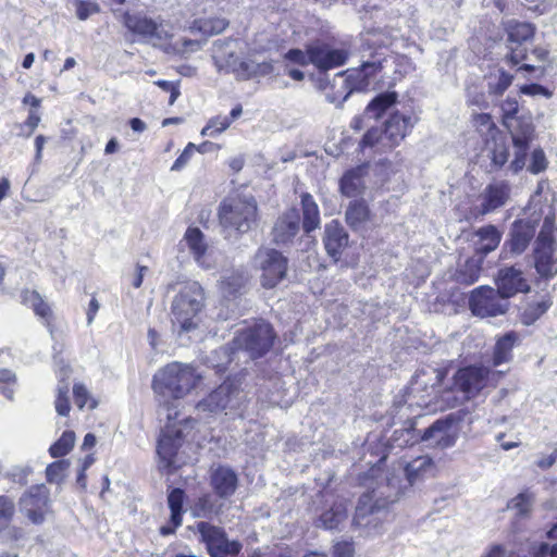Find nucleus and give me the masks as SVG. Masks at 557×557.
Instances as JSON below:
<instances>
[{
    "label": "nucleus",
    "mask_w": 557,
    "mask_h": 557,
    "mask_svg": "<svg viewBox=\"0 0 557 557\" xmlns=\"http://www.w3.org/2000/svg\"><path fill=\"white\" fill-rule=\"evenodd\" d=\"M404 493L400 479L392 475L375 488L363 493L358 500L354 523L359 527H376L386 513L389 504L397 502Z\"/></svg>",
    "instance_id": "1"
},
{
    "label": "nucleus",
    "mask_w": 557,
    "mask_h": 557,
    "mask_svg": "<svg viewBox=\"0 0 557 557\" xmlns=\"http://www.w3.org/2000/svg\"><path fill=\"white\" fill-rule=\"evenodd\" d=\"M201 376L195 372V369L189 364L180 362H172L161 369L153 376L154 392L164 398L160 404L166 410V419L169 422L177 418V411L172 413L170 404L165 400L166 397L174 399L183 398L187 395L199 382Z\"/></svg>",
    "instance_id": "2"
},
{
    "label": "nucleus",
    "mask_w": 557,
    "mask_h": 557,
    "mask_svg": "<svg viewBox=\"0 0 557 557\" xmlns=\"http://www.w3.org/2000/svg\"><path fill=\"white\" fill-rule=\"evenodd\" d=\"M274 339L275 333L272 325L260 320L239 330L231 346L221 347L216 352L225 356L227 362L233 361L239 354H244L250 359H257L271 349Z\"/></svg>",
    "instance_id": "3"
},
{
    "label": "nucleus",
    "mask_w": 557,
    "mask_h": 557,
    "mask_svg": "<svg viewBox=\"0 0 557 557\" xmlns=\"http://www.w3.org/2000/svg\"><path fill=\"white\" fill-rule=\"evenodd\" d=\"M205 307V292L198 282L184 284L172 300L171 314L174 325L183 332H189L197 326V315Z\"/></svg>",
    "instance_id": "4"
},
{
    "label": "nucleus",
    "mask_w": 557,
    "mask_h": 557,
    "mask_svg": "<svg viewBox=\"0 0 557 557\" xmlns=\"http://www.w3.org/2000/svg\"><path fill=\"white\" fill-rule=\"evenodd\" d=\"M194 419H183L178 423H169L158 441L157 455L159 469L171 474L185 463L180 454L183 438L194 428Z\"/></svg>",
    "instance_id": "5"
},
{
    "label": "nucleus",
    "mask_w": 557,
    "mask_h": 557,
    "mask_svg": "<svg viewBox=\"0 0 557 557\" xmlns=\"http://www.w3.org/2000/svg\"><path fill=\"white\" fill-rule=\"evenodd\" d=\"M258 208L252 196L225 199L219 208L220 224L225 232L244 234L257 224Z\"/></svg>",
    "instance_id": "6"
},
{
    "label": "nucleus",
    "mask_w": 557,
    "mask_h": 557,
    "mask_svg": "<svg viewBox=\"0 0 557 557\" xmlns=\"http://www.w3.org/2000/svg\"><path fill=\"white\" fill-rule=\"evenodd\" d=\"M122 23L133 35L153 46L161 45L172 37L168 23L162 18L153 20L143 12H125Z\"/></svg>",
    "instance_id": "7"
},
{
    "label": "nucleus",
    "mask_w": 557,
    "mask_h": 557,
    "mask_svg": "<svg viewBox=\"0 0 557 557\" xmlns=\"http://www.w3.org/2000/svg\"><path fill=\"white\" fill-rule=\"evenodd\" d=\"M506 127L509 129L515 148V158L509 164V170L516 174L525 165L530 144L535 137V126L531 116L522 115L513 122H506Z\"/></svg>",
    "instance_id": "8"
},
{
    "label": "nucleus",
    "mask_w": 557,
    "mask_h": 557,
    "mask_svg": "<svg viewBox=\"0 0 557 557\" xmlns=\"http://www.w3.org/2000/svg\"><path fill=\"white\" fill-rule=\"evenodd\" d=\"M236 44L237 41L234 39L214 41L212 58L219 71L232 72L238 79L246 81L253 77L255 61L239 60L232 48Z\"/></svg>",
    "instance_id": "9"
},
{
    "label": "nucleus",
    "mask_w": 557,
    "mask_h": 557,
    "mask_svg": "<svg viewBox=\"0 0 557 557\" xmlns=\"http://www.w3.org/2000/svg\"><path fill=\"white\" fill-rule=\"evenodd\" d=\"M253 263L261 271V284L265 288L275 287L286 276L287 259L275 249L259 248Z\"/></svg>",
    "instance_id": "10"
},
{
    "label": "nucleus",
    "mask_w": 557,
    "mask_h": 557,
    "mask_svg": "<svg viewBox=\"0 0 557 557\" xmlns=\"http://www.w3.org/2000/svg\"><path fill=\"white\" fill-rule=\"evenodd\" d=\"M245 393L233 382L225 381L216 389L197 404V410L209 413H219L227 409L235 410L245 400Z\"/></svg>",
    "instance_id": "11"
},
{
    "label": "nucleus",
    "mask_w": 557,
    "mask_h": 557,
    "mask_svg": "<svg viewBox=\"0 0 557 557\" xmlns=\"http://www.w3.org/2000/svg\"><path fill=\"white\" fill-rule=\"evenodd\" d=\"M460 420L459 412L449 413L442 419H437L424 430L421 441L434 448L445 449L453 447L459 435L457 424Z\"/></svg>",
    "instance_id": "12"
},
{
    "label": "nucleus",
    "mask_w": 557,
    "mask_h": 557,
    "mask_svg": "<svg viewBox=\"0 0 557 557\" xmlns=\"http://www.w3.org/2000/svg\"><path fill=\"white\" fill-rule=\"evenodd\" d=\"M18 508L29 522L40 525L50 511V492L44 484L30 486L18 500Z\"/></svg>",
    "instance_id": "13"
},
{
    "label": "nucleus",
    "mask_w": 557,
    "mask_h": 557,
    "mask_svg": "<svg viewBox=\"0 0 557 557\" xmlns=\"http://www.w3.org/2000/svg\"><path fill=\"white\" fill-rule=\"evenodd\" d=\"M492 371L482 366H468L454 375V387L462 393L465 400L478 397L491 382Z\"/></svg>",
    "instance_id": "14"
},
{
    "label": "nucleus",
    "mask_w": 557,
    "mask_h": 557,
    "mask_svg": "<svg viewBox=\"0 0 557 557\" xmlns=\"http://www.w3.org/2000/svg\"><path fill=\"white\" fill-rule=\"evenodd\" d=\"M508 301L497 290L488 286L475 288L469 298L471 312L481 318L496 317L508 310Z\"/></svg>",
    "instance_id": "15"
},
{
    "label": "nucleus",
    "mask_w": 557,
    "mask_h": 557,
    "mask_svg": "<svg viewBox=\"0 0 557 557\" xmlns=\"http://www.w3.org/2000/svg\"><path fill=\"white\" fill-rule=\"evenodd\" d=\"M197 529L211 557H235L242 549V544L228 540L219 527L202 521L197 524Z\"/></svg>",
    "instance_id": "16"
},
{
    "label": "nucleus",
    "mask_w": 557,
    "mask_h": 557,
    "mask_svg": "<svg viewBox=\"0 0 557 557\" xmlns=\"http://www.w3.org/2000/svg\"><path fill=\"white\" fill-rule=\"evenodd\" d=\"M311 64L320 71H329L346 63L350 50L346 44L336 47L325 41L317 40L309 44Z\"/></svg>",
    "instance_id": "17"
},
{
    "label": "nucleus",
    "mask_w": 557,
    "mask_h": 557,
    "mask_svg": "<svg viewBox=\"0 0 557 557\" xmlns=\"http://www.w3.org/2000/svg\"><path fill=\"white\" fill-rule=\"evenodd\" d=\"M497 290L504 298L508 299L518 293H529L530 285L524 278L520 269L515 267H505L499 269L496 278Z\"/></svg>",
    "instance_id": "18"
},
{
    "label": "nucleus",
    "mask_w": 557,
    "mask_h": 557,
    "mask_svg": "<svg viewBox=\"0 0 557 557\" xmlns=\"http://www.w3.org/2000/svg\"><path fill=\"white\" fill-rule=\"evenodd\" d=\"M535 234V222L519 220L512 224L510 239L504 244V258H507V249L512 256L521 255L529 246Z\"/></svg>",
    "instance_id": "19"
},
{
    "label": "nucleus",
    "mask_w": 557,
    "mask_h": 557,
    "mask_svg": "<svg viewBox=\"0 0 557 557\" xmlns=\"http://www.w3.org/2000/svg\"><path fill=\"white\" fill-rule=\"evenodd\" d=\"M413 127L410 115L393 113L384 124V147L393 149L400 145Z\"/></svg>",
    "instance_id": "20"
},
{
    "label": "nucleus",
    "mask_w": 557,
    "mask_h": 557,
    "mask_svg": "<svg viewBox=\"0 0 557 557\" xmlns=\"http://www.w3.org/2000/svg\"><path fill=\"white\" fill-rule=\"evenodd\" d=\"M510 185L504 181L488 184L481 195L480 213L485 215L504 207L510 198Z\"/></svg>",
    "instance_id": "21"
},
{
    "label": "nucleus",
    "mask_w": 557,
    "mask_h": 557,
    "mask_svg": "<svg viewBox=\"0 0 557 557\" xmlns=\"http://www.w3.org/2000/svg\"><path fill=\"white\" fill-rule=\"evenodd\" d=\"M210 485L220 498H228L237 488L238 476L232 468L219 466L211 470Z\"/></svg>",
    "instance_id": "22"
},
{
    "label": "nucleus",
    "mask_w": 557,
    "mask_h": 557,
    "mask_svg": "<svg viewBox=\"0 0 557 557\" xmlns=\"http://www.w3.org/2000/svg\"><path fill=\"white\" fill-rule=\"evenodd\" d=\"M323 243L327 255L337 261L348 246V234L338 221L333 220L325 225Z\"/></svg>",
    "instance_id": "23"
},
{
    "label": "nucleus",
    "mask_w": 557,
    "mask_h": 557,
    "mask_svg": "<svg viewBox=\"0 0 557 557\" xmlns=\"http://www.w3.org/2000/svg\"><path fill=\"white\" fill-rule=\"evenodd\" d=\"M300 218L296 209H290L277 219L272 235L277 245L288 244L299 232Z\"/></svg>",
    "instance_id": "24"
},
{
    "label": "nucleus",
    "mask_w": 557,
    "mask_h": 557,
    "mask_svg": "<svg viewBox=\"0 0 557 557\" xmlns=\"http://www.w3.org/2000/svg\"><path fill=\"white\" fill-rule=\"evenodd\" d=\"M446 376V371L425 367L418 370L411 381L412 392H425L428 395L441 386Z\"/></svg>",
    "instance_id": "25"
},
{
    "label": "nucleus",
    "mask_w": 557,
    "mask_h": 557,
    "mask_svg": "<svg viewBox=\"0 0 557 557\" xmlns=\"http://www.w3.org/2000/svg\"><path fill=\"white\" fill-rule=\"evenodd\" d=\"M248 281L246 272L242 269L225 270L219 281V290L223 298L233 299L240 295Z\"/></svg>",
    "instance_id": "26"
},
{
    "label": "nucleus",
    "mask_w": 557,
    "mask_h": 557,
    "mask_svg": "<svg viewBox=\"0 0 557 557\" xmlns=\"http://www.w3.org/2000/svg\"><path fill=\"white\" fill-rule=\"evenodd\" d=\"M555 250L556 245L535 244L534 263L541 277L552 278L557 274L556 259L554 258Z\"/></svg>",
    "instance_id": "27"
},
{
    "label": "nucleus",
    "mask_w": 557,
    "mask_h": 557,
    "mask_svg": "<svg viewBox=\"0 0 557 557\" xmlns=\"http://www.w3.org/2000/svg\"><path fill=\"white\" fill-rule=\"evenodd\" d=\"M382 69L381 60L374 59L372 61H363L359 69L352 70L348 75L346 82L351 83L350 90L363 89L369 85V79L373 77ZM351 91H348L342 101H345Z\"/></svg>",
    "instance_id": "28"
},
{
    "label": "nucleus",
    "mask_w": 557,
    "mask_h": 557,
    "mask_svg": "<svg viewBox=\"0 0 557 557\" xmlns=\"http://www.w3.org/2000/svg\"><path fill=\"white\" fill-rule=\"evenodd\" d=\"M475 236L478 237V242H475V251L483 258L491 251L495 250L502 239L500 232L494 225L480 227L475 232Z\"/></svg>",
    "instance_id": "29"
},
{
    "label": "nucleus",
    "mask_w": 557,
    "mask_h": 557,
    "mask_svg": "<svg viewBox=\"0 0 557 557\" xmlns=\"http://www.w3.org/2000/svg\"><path fill=\"white\" fill-rule=\"evenodd\" d=\"M346 518L347 503L344 498H338L329 509L321 513L318 525L329 530L336 529Z\"/></svg>",
    "instance_id": "30"
},
{
    "label": "nucleus",
    "mask_w": 557,
    "mask_h": 557,
    "mask_svg": "<svg viewBox=\"0 0 557 557\" xmlns=\"http://www.w3.org/2000/svg\"><path fill=\"white\" fill-rule=\"evenodd\" d=\"M301 209L302 228L305 233L309 234L320 226V211L313 197L308 193L301 195Z\"/></svg>",
    "instance_id": "31"
},
{
    "label": "nucleus",
    "mask_w": 557,
    "mask_h": 557,
    "mask_svg": "<svg viewBox=\"0 0 557 557\" xmlns=\"http://www.w3.org/2000/svg\"><path fill=\"white\" fill-rule=\"evenodd\" d=\"M339 188L346 197H357L364 189L363 170L356 168L348 170L339 181Z\"/></svg>",
    "instance_id": "32"
},
{
    "label": "nucleus",
    "mask_w": 557,
    "mask_h": 557,
    "mask_svg": "<svg viewBox=\"0 0 557 557\" xmlns=\"http://www.w3.org/2000/svg\"><path fill=\"white\" fill-rule=\"evenodd\" d=\"M370 218V210L363 200L351 201L345 212L347 224L354 231H360Z\"/></svg>",
    "instance_id": "33"
},
{
    "label": "nucleus",
    "mask_w": 557,
    "mask_h": 557,
    "mask_svg": "<svg viewBox=\"0 0 557 557\" xmlns=\"http://www.w3.org/2000/svg\"><path fill=\"white\" fill-rule=\"evenodd\" d=\"M520 342L518 333L510 331L504 336L499 337L494 347L493 362L495 366H499L504 362H508L511 359V350L517 343Z\"/></svg>",
    "instance_id": "34"
},
{
    "label": "nucleus",
    "mask_w": 557,
    "mask_h": 557,
    "mask_svg": "<svg viewBox=\"0 0 557 557\" xmlns=\"http://www.w3.org/2000/svg\"><path fill=\"white\" fill-rule=\"evenodd\" d=\"M534 26L530 23L509 21L506 24L507 42L524 45L534 36Z\"/></svg>",
    "instance_id": "35"
},
{
    "label": "nucleus",
    "mask_w": 557,
    "mask_h": 557,
    "mask_svg": "<svg viewBox=\"0 0 557 557\" xmlns=\"http://www.w3.org/2000/svg\"><path fill=\"white\" fill-rule=\"evenodd\" d=\"M222 504L211 494H203L194 504L193 513L198 518L211 519L221 512Z\"/></svg>",
    "instance_id": "36"
},
{
    "label": "nucleus",
    "mask_w": 557,
    "mask_h": 557,
    "mask_svg": "<svg viewBox=\"0 0 557 557\" xmlns=\"http://www.w3.org/2000/svg\"><path fill=\"white\" fill-rule=\"evenodd\" d=\"M398 95L395 91H385L377 95L366 108V113L375 120L380 119L384 112L397 102Z\"/></svg>",
    "instance_id": "37"
},
{
    "label": "nucleus",
    "mask_w": 557,
    "mask_h": 557,
    "mask_svg": "<svg viewBox=\"0 0 557 557\" xmlns=\"http://www.w3.org/2000/svg\"><path fill=\"white\" fill-rule=\"evenodd\" d=\"M487 92L491 96L500 97L512 84L513 76L503 69L490 73L486 76Z\"/></svg>",
    "instance_id": "38"
},
{
    "label": "nucleus",
    "mask_w": 557,
    "mask_h": 557,
    "mask_svg": "<svg viewBox=\"0 0 557 557\" xmlns=\"http://www.w3.org/2000/svg\"><path fill=\"white\" fill-rule=\"evenodd\" d=\"M552 306L549 298H543L540 301L528 302L520 313V321L523 325L535 323Z\"/></svg>",
    "instance_id": "39"
},
{
    "label": "nucleus",
    "mask_w": 557,
    "mask_h": 557,
    "mask_svg": "<svg viewBox=\"0 0 557 557\" xmlns=\"http://www.w3.org/2000/svg\"><path fill=\"white\" fill-rule=\"evenodd\" d=\"M228 25L225 18H200L193 22L190 26L191 32H198L205 36H213L222 33Z\"/></svg>",
    "instance_id": "40"
},
{
    "label": "nucleus",
    "mask_w": 557,
    "mask_h": 557,
    "mask_svg": "<svg viewBox=\"0 0 557 557\" xmlns=\"http://www.w3.org/2000/svg\"><path fill=\"white\" fill-rule=\"evenodd\" d=\"M21 299L22 302L30 307L38 317L45 320H48L50 318L51 309L49 305L44 301L41 296L36 290H23L21 293Z\"/></svg>",
    "instance_id": "41"
},
{
    "label": "nucleus",
    "mask_w": 557,
    "mask_h": 557,
    "mask_svg": "<svg viewBox=\"0 0 557 557\" xmlns=\"http://www.w3.org/2000/svg\"><path fill=\"white\" fill-rule=\"evenodd\" d=\"M483 257L469 258L457 272V281L461 284L471 285L479 280Z\"/></svg>",
    "instance_id": "42"
},
{
    "label": "nucleus",
    "mask_w": 557,
    "mask_h": 557,
    "mask_svg": "<svg viewBox=\"0 0 557 557\" xmlns=\"http://www.w3.org/2000/svg\"><path fill=\"white\" fill-rule=\"evenodd\" d=\"M533 504L534 495L529 491H524L510 499L507 504V508L515 510L518 517L527 518L532 511Z\"/></svg>",
    "instance_id": "43"
},
{
    "label": "nucleus",
    "mask_w": 557,
    "mask_h": 557,
    "mask_svg": "<svg viewBox=\"0 0 557 557\" xmlns=\"http://www.w3.org/2000/svg\"><path fill=\"white\" fill-rule=\"evenodd\" d=\"M432 466V460L428 456H420L412 460L411 462H408L405 467V474H406V481L407 486H411L414 481L424 473L429 468Z\"/></svg>",
    "instance_id": "44"
},
{
    "label": "nucleus",
    "mask_w": 557,
    "mask_h": 557,
    "mask_svg": "<svg viewBox=\"0 0 557 557\" xmlns=\"http://www.w3.org/2000/svg\"><path fill=\"white\" fill-rule=\"evenodd\" d=\"M493 148L491 149V161L495 169L503 168L509 158V147L503 136H493Z\"/></svg>",
    "instance_id": "45"
},
{
    "label": "nucleus",
    "mask_w": 557,
    "mask_h": 557,
    "mask_svg": "<svg viewBox=\"0 0 557 557\" xmlns=\"http://www.w3.org/2000/svg\"><path fill=\"white\" fill-rule=\"evenodd\" d=\"M184 496L185 494L182 488H173L168 496V503L171 509V522L174 527L182 524Z\"/></svg>",
    "instance_id": "46"
},
{
    "label": "nucleus",
    "mask_w": 557,
    "mask_h": 557,
    "mask_svg": "<svg viewBox=\"0 0 557 557\" xmlns=\"http://www.w3.org/2000/svg\"><path fill=\"white\" fill-rule=\"evenodd\" d=\"M74 403L79 410L86 406L89 410H94L98 406V401L92 397L89 389L83 383H75L73 385Z\"/></svg>",
    "instance_id": "47"
},
{
    "label": "nucleus",
    "mask_w": 557,
    "mask_h": 557,
    "mask_svg": "<svg viewBox=\"0 0 557 557\" xmlns=\"http://www.w3.org/2000/svg\"><path fill=\"white\" fill-rule=\"evenodd\" d=\"M185 239L196 260L201 262L206 253V245L201 231L199 228H188L185 234Z\"/></svg>",
    "instance_id": "48"
},
{
    "label": "nucleus",
    "mask_w": 557,
    "mask_h": 557,
    "mask_svg": "<svg viewBox=\"0 0 557 557\" xmlns=\"http://www.w3.org/2000/svg\"><path fill=\"white\" fill-rule=\"evenodd\" d=\"M75 444V433L73 431H65L61 437L50 446L49 453L53 458L63 457L67 455Z\"/></svg>",
    "instance_id": "49"
},
{
    "label": "nucleus",
    "mask_w": 557,
    "mask_h": 557,
    "mask_svg": "<svg viewBox=\"0 0 557 557\" xmlns=\"http://www.w3.org/2000/svg\"><path fill=\"white\" fill-rule=\"evenodd\" d=\"M70 386L69 383L58 384L57 386V397L54 400V408L59 416L66 417L71 411V403H70Z\"/></svg>",
    "instance_id": "50"
},
{
    "label": "nucleus",
    "mask_w": 557,
    "mask_h": 557,
    "mask_svg": "<svg viewBox=\"0 0 557 557\" xmlns=\"http://www.w3.org/2000/svg\"><path fill=\"white\" fill-rule=\"evenodd\" d=\"M384 131L380 128H370L362 137L360 141V147L362 149L370 147L374 148L376 147V150L379 152H384L386 150H389L388 148L384 147Z\"/></svg>",
    "instance_id": "51"
},
{
    "label": "nucleus",
    "mask_w": 557,
    "mask_h": 557,
    "mask_svg": "<svg viewBox=\"0 0 557 557\" xmlns=\"http://www.w3.org/2000/svg\"><path fill=\"white\" fill-rule=\"evenodd\" d=\"M232 124V119L226 115H218L209 120L208 124L202 128V136L214 137L218 134H221L225 129L230 127Z\"/></svg>",
    "instance_id": "52"
},
{
    "label": "nucleus",
    "mask_w": 557,
    "mask_h": 557,
    "mask_svg": "<svg viewBox=\"0 0 557 557\" xmlns=\"http://www.w3.org/2000/svg\"><path fill=\"white\" fill-rule=\"evenodd\" d=\"M70 462L67 460H59L49 465L46 469L47 480L50 483H61L65 476Z\"/></svg>",
    "instance_id": "53"
},
{
    "label": "nucleus",
    "mask_w": 557,
    "mask_h": 557,
    "mask_svg": "<svg viewBox=\"0 0 557 557\" xmlns=\"http://www.w3.org/2000/svg\"><path fill=\"white\" fill-rule=\"evenodd\" d=\"M15 513V504L12 498L0 495V532L4 530L7 524L12 520Z\"/></svg>",
    "instance_id": "54"
},
{
    "label": "nucleus",
    "mask_w": 557,
    "mask_h": 557,
    "mask_svg": "<svg viewBox=\"0 0 557 557\" xmlns=\"http://www.w3.org/2000/svg\"><path fill=\"white\" fill-rule=\"evenodd\" d=\"M555 218L554 215H547L544 219L541 232L536 238L535 244L537 245H555L554 232H555Z\"/></svg>",
    "instance_id": "55"
},
{
    "label": "nucleus",
    "mask_w": 557,
    "mask_h": 557,
    "mask_svg": "<svg viewBox=\"0 0 557 557\" xmlns=\"http://www.w3.org/2000/svg\"><path fill=\"white\" fill-rule=\"evenodd\" d=\"M507 47L508 53L506 54L505 60L511 65H518L528 59V49L524 45L508 44Z\"/></svg>",
    "instance_id": "56"
},
{
    "label": "nucleus",
    "mask_w": 557,
    "mask_h": 557,
    "mask_svg": "<svg viewBox=\"0 0 557 557\" xmlns=\"http://www.w3.org/2000/svg\"><path fill=\"white\" fill-rule=\"evenodd\" d=\"M15 384V374L8 369L0 370V393L8 399H13V388Z\"/></svg>",
    "instance_id": "57"
},
{
    "label": "nucleus",
    "mask_w": 557,
    "mask_h": 557,
    "mask_svg": "<svg viewBox=\"0 0 557 557\" xmlns=\"http://www.w3.org/2000/svg\"><path fill=\"white\" fill-rule=\"evenodd\" d=\"M473 124L480 132H490L492 137L498 134V129L488 113H479L473 116Z\"/></svg>",
    "instance_id": "58"
},
{
    "label": "nucleus",
    "mask_w": 557,
    "mask_h": 557,
    "mask_svg": "<svg viewBox=\"0 0 557 557\" xmlns=\"http://www.w3.org/2000/svg\"><path fill=\"white\" fill-rule=\"evenodd\" d=\"M500 109L503 112L504 124L506 125V122H513L515 119L518 117L516 116V114L518 113L519 110V103L517 98L508 96L502 102Z\"/></svg>",
    "instance_id": "59"
},
{
    "label": "nucleus",
    "mask_w": 557,
    "mask_h": 557,
    "mask_svg": "<svg viewBox=\"0 0 557 557\" xmlns=\"http://www.w3.org/2000/svg\"><path fill=\"white\" fill-rule=\"evenodd\" d=\"M76 15L81 21L87 20L91 14L99 12V5L94 2L75 0Z\"/></svg>",
    "instance_id": "60"
},
{
    "label": "nucleus",
    "mask_w": 557,
    "mask_h": 557,
    "mask_svg": "<svg viewBox=\"0 0 557 557\" xmlns=\"http://www.w3.org/2000/svg\"><path fill=\"white\" fill-rule=\"evenodd\" d=\"M547 168V161L545 153L542 149H535L531 156V163L529 171L533 174H539Z\"/></svg>",
    "instance_id": "61"
},
{
    "label": "nucleus",
    "mask_w": 557,
    "mask_h": 557,
    "mask_svg": "<svg viewBox=\"0 0 557 557\" xmlns=\"http://www.w3.org/2000/svg\"><path fill=\"white\" fill-rule=\"evenodd\" d=\"M285 57L289 61H292V62H294L296 64L302 65V66L311 64V55H310V52H309V45H307L306 51H302L300 49H290L286 53Z\"/></svg>",
    "instance_id": "62"
},
{
    "label": "nucleus",
    "mask_w": 557,
    "mask_h": 557,
    "mask_svg": "<svg viewBox=\"0 0 557 557\" xmlns=\"http://www.w3.org/2000/svg\"><path fill=\"white\" fill-rule=\"evenodd\" d=\"M519 90L522 95L532 96V97L543 96L545 98H550L553 95L552 91H549L546 87H544L540 84L522 85V86H520Z\"/></svg>",
    "instance_id": "63"
},
{
    "label": "nucleus",
    "mask_w": 557,
    "mask_h": 557,
    "mask_svg": "<svg viewBox=\"0 0 557 557\" xmlns=\"http://www.w3.org/2000/svg\"><path fill=\"white\" fill-rule=\"evenodd\" d=\"M196 149V145L189 143L183 152L180 154V157L174 161V163L171 166V171H181L190 160L193 152Z\"/></svg>",
    "instance_id": "64"
}]
</instances>
